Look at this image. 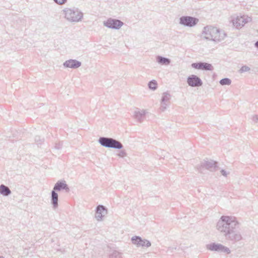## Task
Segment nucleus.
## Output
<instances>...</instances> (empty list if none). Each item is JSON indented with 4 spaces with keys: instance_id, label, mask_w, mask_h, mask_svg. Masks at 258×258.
Masks as SVG:
<instances>
[{
    "instance_id": "obj_32",
    "label": "nucleus",
    "mask_w": 258,
    "mask_h": 258,
    "mask_svg": "<svg viewBox=\"0 0 258 258\" xmlns=\"http://www.w3.org/2000/svg\"><path fill=\"white\" fill-rule=\"evenodd\" d=\"M252 120L255 122H257L258 121V115H254L252 117Z\"/></svg>"
},
{
    "instance_id": "obj_14",
    "label": "nucleus",
    "mask_w": 258,
    "mask_h": 258,
    "mask_svg": "<svg viewBox=\"0 0 258 258\" xmlns=\"http://www.w3.org/2000/svg\"><path fill=\"white\" fill-rule=\"evenodd\" d=\"M62 190H66L67 192L70 191L69 186L64 180H58L54 184L52 190L57 192Z\"/></svg>"
},
{
    "instance_id": "obj_29",
    "label": "nucleus",
    "mask_w": 258,
    "mask_h": 258,
    "mask_svg": "<svg viewBox=\"0 0 258 258\" xmlns=\"http://www.w3.org/2000/svg\"><path fill=\"white\" fill-rule=\"evenodd\" d=\"M53 1L58 5H63L67 2V0H53Z\"/></svg>"
},
{
    "instance_id": "obj_16",
    "label": "nucleus",
    "mask_w": 258,
    "mask_h": 258,
    "mask_svg": "<svg viewBox=\"0 0 258 258\" xmlns=\"http://www.w3.org/2000/svg\"><path fill=\"white\" fill-rule=\"evenodd\" d=\"M82 63L81 61L76 59H70L66 60L63 63V66L66 68L71 69H78L81 66Z\"/></svg>"
},
{
    "instance_id": "obj_28",
    "label": "nucleus",
    "mask_w": 258,
    "mask_h": 258,
    "mask_svg": "<svg viewBox=\"0 0 258 258\" xmlns=\"http://www.w3.org/2000/svg\"><path fill=\"white\" fill-rule=\"evenodd\" d=\"M35 141L38 145L41 144L43 141V139H41L40 136H36L35 138Z\"/></svg>"
},
{
    "instance_id": "obj_33",
    "label": "nucleus",
    "mask_w": 258,
    "mask_h": 258,
    "mask_svg": "<svg viewBox=\"0 0 258 258\" xmlns=\"http://www.w3.org/2000/svg\"><path fill=\"white\" fill-rule=\"evenodd\" d=\"M254 46L258 49V40L255 42Z\"/></svg>"
},
{
    "instance_id": "obj_22",
    "label": "nucleus",
    "mask_w": 258,
    "mask_h": 258,
    "mask_svg": "<svg viewBox=\"0 0 258 258\" xmlns=\"http://www.w3.org/2000/svg\"><path fill=\"white\" fill-rule=\"evenodd\" d=\"M109 258H122V253L116 250H113L110 253Z\"/></svg>"
},
{
    "instance_id": "obj_1",
    "label": "nucleus",
    "mask_w": 258,
    "mask_h": 258,
    "mask_svg": "<svg viewBox=\"0 0 258 258\" xmlns=\"http://www.w3.org/2000/svg\"><path fill=\"white\" fill-rule=\"evenodd\" d=\"M202 36L205 39L220 42L224 39L226 34L216 27L208 25L204 28Z\"/></svg>"
},
{
    "instance_id": "obj_6",
    "label": "nucleus",
    "mask_w": 258,
    "mask_h": 258,
    "mask_svg": "<svg viewBox=\"0 0 258 258\" xmlns=\"http://www.w3.org/2000/svg\"><path fill=\"white\" fill-rule=\"evenodd\" d=\"M233 25L237 29L241 28L244 25L251 21V18L247 16H236L231 17Z\"/></svg>"
},
{
    "instance_id": "obj_21",
    "label": "nucleus",
    "mask_w": 258,
    "mask_h": 258,
    "mask_svg": "<svg viewBox=\"0 0 258 258\" xmlns=\"http://www.w3.org/2000/svg\"><path fill=\"white\" fill-rule=\"evenodd\" d=\"M148 87L149 89L155 91L157 89L158 83L155 80H152L149 82L148 84Z\"/></svg>"
},
{
    "instance_id": "obj_25",
    "label": "nucleus",
    "mask_w": 258,
    "mask_h": 258,
    "mask_svg": "<svg viewBox=\"0 0 258 258\" xmlns=\"http://www.w3.org/2000/svg\"><path fill=\"white\" fill-rule=\"evenodd\" d=\"M168 105V103L161 101V106L160 108L161 111L162 112L164 111L167 109Z\"/></svg>"
},
{
    "instance_id": "obj_7",
    "label": "nucleus",
    "mask_w": 258,
    "mask_h": 258,
    "mask_svg": "<svg viewBox=\"0 0 258 258\" xmlns=\"http://www.w3.org/2000/svg\"><path fill=\"white\" fill-rule=\"evenodd\" d=\"M206 248L212 251H216L218 252H223L227 254H230L231 253L230 249L220 243H211L206 245Z\"/></svg>"
},
{
    "instance_id": "obj_34",
    "label": "nucleus",
    "mask_w": 258,
    "mask_h": 258,
    "mask_svg": "<svg viewBox=\"0 0 258 258\" xmlns=\"http://www.w3.org/2000/svg\"><path fill=\"white\" fill-rule=\"evenodd\" d=\"M0 258H5L3 256H0Z\"/></svg>"
},
{
    "instance_id": "obj_27",
    "label": "nucleus",
    "mask_w": 258,
    "mask_h": 258,
    "mask_svg": "<svg viewBox=\"0 0 258 258\" xmlns=\"http://www.w3.org/2000/svg\"><path fill=\"white\" fill-rule=\"evenodd\" d=\"M117 156L121 158H123L125 156H126V153L125 151V150H121L119 151V152L117 154Z\"/></svg>"
},
{
    "instance_id": "obj_18",
    "label": "nucleus",
    "mask_w": 258,
    "mask_h": 258,
    "mask_svg": "<svg viewBox=\"0 0 258 258\" xmlns=\"http://www.w3.org/2000/svg\"><path fill=\"white\" fill-rule=\"evenodd\" d=\"M50 203L54 210L57 209L58 207V195L57 192L54 191H51L50 195Z\"/></svg>"
},
{
    "instance_id": "obj_26",
    "label": "nucleus",
    "mask_w": 258,
    "mask_h": 258,
    "mask_svg": "<svg viewBox=\"0 0 258 258\" xmlns=\"http://www.w3.org/2000/svg\"><path fill=\"white\" fill-rule=\"evenodd\" d=\"M250 68L248 67V66H243L239 70V72L240 73H244V72H248L249 71H250Z\"/></svg>"
},
{
    "instance_id": "obj_12",
    "label": "nucleus",
    "mask_w": 258,
    "mask_h": 258,
    "mask_svg": "<svg viewBox=\"0 0 258 258\" xmlns=\"http://www.w3.org/2000/svg\"><path fill=\"white\" fill-rule=\"evenodd\" d=\"M187 84L191 87H199L202 86L203 82L200 77L191 75L187 78Z\"/></svg>"
},
{
    "instance_id": "obj_10",
    "label": "nucleus",
    "mask_w": 258,
    "mask_h": 258,
    "mask_svg": "<svg viewBox=\"0 0 258 258\" xmlns=\"http://www.w3.org/2000/svg\"><path fill=\"white\" fill-rule=\"evenodd\" d=\"M103 24L109 28L117 30L123 25V23L117 19L109 18L103 22Z\"/></svg>"
},
{
    "instance_id": "obj_5",
    "label": "nucleus",
    "mask_w": 258,
    "mask_h": 258,
    "mask_svg": "<svg viewBox=\"0 0 258 258\" xmlns=\"http://www.w3.org/2000/svg\"><path fill=\"white\" fill-rule=\"evenodd\" d=\"M98 143L102 146L107 148L121 149L123 147L120 142L112 138L100 137L98 139Z\"/></svg>"
},
{
    "instance_id": "obj_23",
    "label": "nucleus",
    "mask_w": 258,
    "mask_h": 258,
    "mask_svg": "<svg viewBox=\"0 0 258 258\" xmlns=\"http://www.w3.org/2000/svg\"><path fill=\"white\" fill-rule=\"evenodd\" d=\"M171 98V95L168 92H164L162 94V96L161 98V101H162V102H167L168 103L169 102V100Z\"/></svg>"
},
{
    "instance_id": "obj_11",
    "label": "nucleus",
    "mask_w": 258,
    "mask_h": 258,
    "mask_svg": "<svg viewBox=\"0 0 258 258\" xmlns=\"http://www.w3.org/2000/svg\"><path fill=\"white\" fill-rule=\"evenodd\" d=\"M131 240L132 243L137 246V247H149L151 246V242L147 239H142L140 236H133Z\"/></svg>"
},
{
    "instance_id": "obj_4",
    "label": "nucleus",
    "mask_w": 258,
    "mask_h": 258,
    "mask_svg": "<svg viewBox=\"0 0 258 258\" xmlns=\"http://www.w3.org/2000/svg\"><path fill=\"white\" fill-rule=\"evenodd\" d=\"M225 237L227 240L231 241L233 243L238 242L243 239L239 222L228 232Z\"/></svg>"
},
{
    "instance_id": "obj_30",
    "label": "nucleus",
    "mask_w": 258,
    "mask_h": 258,
    "mask_svg": "<svg viewBox=\"0 0 258 258\" xmlns=\"http://www.w3.org/2000/svg\"><path fill=\"white\" fill-rule=\"evenodd\" d=\"M62 142H59L57 143H56L54 146V148L56 149L59 150L62 148Z\"/></svg>"
},
{
    "instance_id": "obj_31",
    "label": "nucleus",
    "mask_w": 258,
    "mask_h": 258,
    "mask_svg": "<svg viewBox=\"0 0 258 258\" xmlns=\"http://www.w3.org/2000/svg\"><path fill=\"white\" fill-rule=\"evenodd\" d=\"M220 172H221V174L222 175H223L224 176H225V177H226L227 174H228L227 172L225 170H224V169H222L220 171Z\"/></svg>"
},
{
    "instance_id": "obj_24",
    "label": "nucleus",
    "mask_w": 258,
    "mask_h": 258,
    "mask_svg": "<svg viewBox=\"0 0 258 258\" xmlns=\"http://www.w3.org/2000/svg\"><path fill=\"white\" fill-rule=\"evenodd\" d=\"M220 84L222 85H230L231 83V81L230 79L225 78L221 79L220 82Z\"/></svg>"
},
{
    "instance_id": "obj_20",
    "label": "nucleus",
    "mask_w": 258,
    "mask_h": 258,
    "mask_svg": "<svg viewBox=\"0 0 258 258\" xmlns=\"http://www.w3.org/2000/svg\"><path fill=\"white\" fill-rule=\"evenodd\" d=\"M12 193L9 187L4 184L0 185V194L7 197L10 195Z\"/></svg>"
},
{
    "instance_id": "obj_8",
    "label": "nucleus",
    "mask_w": 258,
    "mask_h": 258,
    "mask_svg": "<svg viewBox=\"0 0 258 258\" xmlns=\"http://www.w3.org/2000/svg\"><path fill=\"white\" fill-rule=\"evenodd\" d=\"M179 23L184 27H193L199 22V19L196 17L184 16L179 18Z\"/></svg>"
},
{
    "instance_id": "obj_2",
    "label": "nucleus",
    "mask_w": 258,
    "mask_h": 258,
    "mask_svg": "<svg viewBox=\"0 0 258 258\" xmlns=\"http://www.w3.org/2000/svg\"><path fill=\"white\" fill-rule=\"evenodd\" d=\"M238 222L234 217L222 216L217 223L216 229L225 236Z\"/></svg>"
},
{
    "instance_id": "obj_15",
    "label": "nucleus",
    "mask_w": 258,
    "mask_h": 258,
    "mask_svg": "<svg viewBox=\"0 0 258 258\" xmlns=\"http://www.w3.org/2000/svg\"><path fill=\"white\" fill-rule=\"evenodd\" d=\"M107 210L103 205H99L96 207L95 218L98 221L102 220L103 217L107 214Z\"/></svg>"
},
{
    "instance_id": "obj_9",
    "label": "nucleus",
    "mask_w": 258,
    "mask_h": 258,
    "mask_svg": "<svg viewBox=\"0 0 258 258\" xmlns=\"http://www.w3.org/2000/svg\"><path fill=\"white\" fill-rule=\"evenodd\" d=\"M204 168L210 171H215L218 168L217 162L212 160H204L198 167V169L200 172H202V169Z\"/></svg>"
},
{
    "instance_id": "obj_13",
    "label": "nucleus",
    "mask_w": 258,
    "mask_h": 258,
    "mask_svg": "<svg viewBox=\"0 0 258 258\" xmlns=\"http://www.w3.org/2000/svg\"><path fill=\"white\" fill-rule=\"evenodd\" d=\"M191 66L195 69L203 71H212L214 69L211 64L202 61L192 63Z\"/></svg>"
},
{
    "instance_id": "obj_19",
    "label": "nucleus",
    "mask_w": 258,
    "mask_h": 258,
    "mask_svg": "<svg viewBox=\"0 0 258 258\" xmlns=\"http://www.w3.org/2000/svg\"><path fill=\"white\" fill-rule=\"evenodd\" d=\"M156 59V61L161 65L168 66L171 62V60L169 58L160 55L157 56Z\"/></svg>"
},
{
    "instance_id": "obj_3",
    "label": "nucleus",
    "mask_w": 258,
    "mask_h": 258,
    "mask_svg": "<svg viewBox=\"0 0 258 258\" xmlns=\"http://www.w3.org/2000/svg\"><path fill=\"white\" fill-rule=\"evenodd\" d=\"M64 18L70 22L77 23L81 21L83 14L78 8H65L63 10Z\"/></svg>"
},
{
    "instance_id": "obj_17",
    "label": "nucleus",
    "mask_w": 258,
    "mask_h": 258,
    "mask_svg": "<svg viewBox=\"0 0 258 258\" xmlns=\"http://www.w3.org/2000/svg\"><path fill=\"white\" fill-rule=\"evenodd\" d=\"M146 111L145 110L137 109L134 112V117L139 122H142L145 118Z\"/></svg>"
}]
</instances>
